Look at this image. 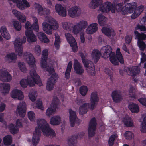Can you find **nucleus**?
<instances>
[{
    "label": "nucleus",
    "mask_w": 146,
    "mask_h": 146,
    "mask_svg": "<svg viewBox=\"0 0 146 146\" xmlns=\"http://www.w3.org/2000/svg\"><path fill=\"white\" fill-rule=\"evenodd\" d=\"M37 36L39 39L42 42L45 43H48L49 42L48 38L46 35L43 32H39L37 34Z\"/></svg>",
    "instance_id": "34"
},
{
    "label": "nucleus",
    "mask_w": 146,
    "mask_h": 146,
    "mask_svg": "<svg viewBox=\"0 0 146 146\" xmlns=\"http://www.w3.org/2000/svg\"><path fill=\"white\" fill-rule=\"evenodd\" d=\"M32 19L33 22L32 25V29H33L35 31L38 32L39 30V27L38 20L35 17H32Z\"/></svg>",
    "instance_id": "39"
},
{
    "label": "nucleus",
    "mask_w": 146,
    "mask_h": 146,
    "mask_svg": "<svg viewBox=\"0 0 146 146\" xmlns=\"http://www.w3.org/2000/svg\"><path fill=\"white\" fill-rule=\"evenodd\" d=\"M33 51L36 55L37 56H40L41 52L40 46L38 45L35 46L34 49Z\"/></svg>",
    "instance_id": "58"
},
{
    "label": "nucleus",
    "mask_w": 146,
    "mask_h": 146,
    "mask_svg": "<svg viewBox=\"0 0 146 146\" xmlns=\"http://www.w3.org/2000/svg\"><path fill=\"white\" fill-rule=\"evenodd\" d=\"M140 130L143 133L146 132V116L144 117L141 125Z\"/></svg>",
    "instance_id": "53"
},
{
    "label": "nucleus",
    "mask_w": 146,
    "mask_h": 146,
    "mask_svg": "<svg viewBox=\"0 0 146 146\" xmlns=\"http://www.w3.org/2000/svg\"><path fill=\"white\" fill-rule=\"evenodd\" d=\"M109 57L110 61L114 65L118 64V61L116 58L115 54L114 53H112L111 55Z\"/></svg>",
    "instance_id": "51"
},
{
    "label": "nucleus",
    "mask_w": 146,
    "mask_h": 146,
    "mask_svg": "<svg viewBox=\"0 0 146 146\" xmlns=\"http://www.w3.org/2000/svg\"><path fill=\"white\" fill-rule=\"evenodd\" d=\"M135 35V38L137 39L138 40H144L146 38V35L144 34L143 33H141L136 30L134 31Z\"/></svg>",
    "instance_id": "37"
},
{
    "label": "nucleus",
    "mask_w": 146,
    "mask_h": 146,
    "mask_svg": "<svg viewBox=\"0 0 146 146\" xmlns=\"http://www.w3.org/2000/svg\"><path fill=\"white\" fill-rule=\"evenodd\" d=\"M12 79L10 74L6 70H0V80L3 82H9Z\"/></svg>",
    "instance_id": "17"
},
{
    "label": "nucleus",
    "mask_w": 146,
    "mask_h": 146,
    "mask_svg": "<svg viewBox=\"0 0 146 146\" xmlns=\"http://www.w3.org/2000/svg\"><path fill=\"white\" fill-rule=\"evenodd\" d=\"M97 123L95 117L91 119L90 121L89 126L88 129V135L90 137H93L95 134V131L96 129Z\"/></svg>",
    "instance_id": "13"
},
{
    "label": "nucleus",
    "mask_w": 146,
    "mask_h": 146,
    "mask_svg": "<svg viewBox=\"0 0 146 146\" xmlns=\"http://www.w3.org/2000/svg\"><path fill=\"white\" fill-rule=\"evenodd\" d=\"M99 101V98L98 95L92 92L91 95L90 99V109L91 110L94 109L97 106Z\"/></svg>",
    "instance_id": "15"
},
{
    "label": "nucleus",
    "mask_w": 146,
    "mask_h": 146,
    "mask_svg": "<svg viewBox=\"0 0 146 146\" xmlns=\"http://www.w3.org/2000/svg\"><path fill=\"white\" fill-rule=\"evenodd\" d=\"M137 6L136 3L132 2L131 3L125 4L124 6L122 3H118L116 5L115 7L118 12H121L124 15L132 13L133 9H134L131 18L132 19H135L138 17L144 10V7L143 5H141L137 7Z\"/></svg>",
    "instance_id": "2"
},
{
    "label": "nucleus",
    "mask_w": 146,
    "mask_h": 146,
    "mask_svg": "<svg viewBox=\"0 0 146 146\" xmlns=\"http://www.w3.org/2000/svg\"><path fill=\"white\" fill-rule=\"evenodd\" d=\"M26 104L25 102H20L17 106V111L20 117H23L26 113Z\"/></svg>",
    "instance_id": "20"
},
{
    "label": "nucleus",
    "mask_w": 146,
    "mask_h": 146,
    "mask_svg": "<svg viewBox=\"0 0 146 146\" xmlns=\"http://www.w3.org/2000/svg\"><path fill=\"white\" fill-rule=\"evenodd\" d=\"M37 96V92H29V97L32 101H35Z\"/></svg>",
    "instance_id": "52"
},
{
    "label": "nucleus",
    "mask_w": 146,
    "mask_h": 146,
    "mask_svg": "<svg viewBox=\"0 0 146 146\" xmlns=\"http://www.w3.org/2000/svg\"><path fill=\"white\" fill-rule=\"evenodd\" d=\"M12 23L14 28L16 31H19L21 29V25L17 21L14 20L12 21Z\"/></svg>",
    "instance_id": "48"
},
{
    "label": "nucleus",
    "mask_w": 146,
    "mask_h": 146,
    "mask_svg": "<svg viewBox=\"0 0 146 146\" xmlns=\"http://www.w3.org/2000/svg\"><path fill=\"white\" fill-rule=\"evenodd\" d=\"M101 52L103 54V57L104 58H107L111 55L112 52L111 47L108 45L103 47L101 49Z\"/></svg>",
    "instance_id": "21"
},
{
    "label": "nucleus",
    "mask_w": 146,
    "mask_h": 146,
    "mask_svg": "<svg viewBox=\"0 0 146 146\" xmlns=\"http://www.w3.org/2000/svg\"><path fill=\"white\" fill-rule=\"evenodd\" d=\"M102 31L103 33L109 37H111V36L113 37L115 35L114 30L112 28L103 27Z\"/></svg>",
    "instance_id": "29"
},
{
    "label": "nucleus",
    "mask_w": 146,
    "mask_h": 146,
    "mask_svg": "<svg viewBox=\"0 0 146 146\" xmlns=\"http://www.w3.org/2000/svg\"><path fill=\"white\" fill-rule=\"evenodd\" d=\"M67 42L70 44L73 52H76L78 50L76 42L74 38L71 33H66L65 34Z\"/></svg>",
    "instance_id": "11"
},
{
    "label": "nucleus",
    "mask_w": 146,
    "mask_h": 146,
    "mask_svg": "<svg viewBox=\"0 0 146 146\" xmlns=\"http://www.w3.org/2000/svg\"><path fill=\"white\" fill-rule=\"evenodd\" d=\"M69 113L70 125L71 127H72L75 125V121L77 118L76 115V112L71 109L69 110Z\"/></svg>",
    "instance_id": "27"
},
{
    "label": "nucleus",
    "mask_w": 146,
    "mask_h": 146,
    "mask_svg": "<svg viewBox=\"0 0 146 146\" xmlns=\"http://www.w3.org/2000/svg\"><path fill=\"white\" fill-rule=\"evenodd\" d=\"M116 54L117 58L119 62L122 64L124 62V59L122 56V54L120 52L119 48H117L116 51Z\"/></svg>",
    "instance_id": "47"
},
{
    "label": "nucleus",
    "mask_w": 146,
    "mask_h": 146,
    "mask_svg": "<svg viewBox=\"0 0 146 146\" xmlns=\"http://www.w3.org/2000/svg\"><path fill=\"white\" fill-rule=\"evenodd\" d=\"M103 3V0H91L89 5V7L92 9H95Z\"/></svg>",
    "instance_id": "30"
},
{
    "label": "nucleus",
    "mask_w": 146,
    "mask_h": 146,
    "mask_svg": "<svg viewBox=\"0 0 146 146\" xmlns=\"http://www.w3.org/2000/svg\"><path fill=\"white\" fill-rule=\"evenodd\" d=\"M90 104L89 103H85L83 104L79 108V112L80 115L86 113L88 111L90 108Z\"/></svg>",
    "instance_id": "28"
},
{
    "label": "nucleus",
    "mask_w": 146,
    "mask_h": 146,
    "mask_svg": "<svg viewBox=\"0 0 146 146\" xmlns=\"http://www.w3.org/2000/svg\"><path fill=\"white\" fill-rule=\"evenodd\" d=\"M129 72L131 76H134L140 72L138 67L134 66L128 68Z\"/></svg>",
    "instance_id": "38"
},
{
    "label": "nucleus",
    "mask_w": 146,
    "mask_h": 146,
    "mask_svg": "<svg viewBox=\"0 0 146 146\" xmlns=\"http://www.w3.org/2000/svg\"><path fill=\"white\" fill-rule=\"evenodd\" d=\"M6 57L7 60L13 61L16 59L17 55L14 53H11L7 54Z\"/></svg>",
    "instance_id": "59"
},
{
    "label": "nucleus",
    "mask_w": 146,
    "mask_h": 146,
    "mask_svg": "<svg viewBox=\"0 0 146 146\" xmlns=\"http://www.w3.org/2000/svg\"><path fill=\"white\" fill-rule=\"evenodd\" d=\"M19 83L21 86L24 88H26L28 84L31 87L33 86L35 84L40 86L42 85L39 76L35 70H31L27 79H23L20 81Z\"/></svg>",
    "instance_id": "3"
},
{
    "label": "nucleus",
    "mask_w": 146,
    "mask_h": 146,
    "mask_svg": "<svg viewBox=\"0 0 146 146\" xmlns=\"http://www.w3.org/2000/svg\"><path fill=\"white\" fill-rule=\"evenodd\" d=\"M25 34L27 41L29 43L34 42L37 40V37L32 31H25Z\"/></svg>",
    "instance_id": "22"
},
{
    "label": "nucleus",
    "mask_w": 146,
    "mask_h": 146,
    "mask_svg": "<svg viewBox=\"0 0 146 146\" xmlns=\"http://www.w3.org/2000/svg\"><path fill=\"white\" fill-rule=\"evenodd\" d=\"M81 10L80 7L78 6H73L68 10V15L71 18H75L78 16V12L80 11Z\"/></svg>",
    "instance_id": "18"
},
{
    "label": "nucleus",
    "mask_w": 146,
    "mask_h": 146,
    "mask_svg": "<svg viewBox=\"0 0 146 146\" xmlns=\"http://www.w3.org/2000/svg\"><path fill=\"white\" fill-rule=\"evenodd\" d=\"M116 134H114L111 135L108 140V144L109 146H113L114 144V141L117 138Z\"/></svg>",
    "instance_id": "49"
},
{
    "label": "nucleus",
    "mask_w": 146,
    "mask_h": 146,
    "mask_svg": "<svg viewBox=\"0 0 146 146\" xmlns=\"http://www.w3.org/2000/svg\"><path fill=\"white\" fill-rule=\"evenodd\" d=\"M36 106L38 109L43 110L44 108L42 106V103L41 101H37L36 102Z\"/></svg>",
    "instance_id": "64"
},
{
    "label": "nucleus",
    "mask_w": 146,
    "mask_h": 146,
    "mask_svg": "<svg viewBox=\"0 0 146 146\" xmlns=\"http://www.w3.org/2000/svg\"><path fill=\"white\" fill-rule=\"evenodd\" d=\"M98 29V26L97 23H94L89 25L87 27L85 32L88 34H92L96 32Z\"/></svg>",
    "instance_id": "23"
},
{
    "label": "nucleus",
    "mask_w": 146,
    "mask_h": 146,
    "mask_svg": "<svg viewBox=\"0 0 146 146\" xmlns=\"http://www.w3.org/2000/svg\"><path fill=\"white\" fill-rule=\"evenodd\" d=\"M23 92H11V96L13 98H17L19 100H22L24 98Z\"/></svg>",
    "instance_id": "33"
},
{
    "label": "nucleus",
    "mask_w": 146,
    "mask_h": 146,
    "mask_svg": "<svg viewBox=\"0 0 146 146\" xmlns=\"http://www.w3.org/2000/svg\"><path fill=\"white\" fill-rule=\"evenodd\" d=\"M26 40V38L24 36L21 38L19 37H17L14 42L15 52L19 56H21L23 54V46L22 44L25 43Z\"/></svg>",
    "instance_id": "6"
},
{
    "label": "nucleus",
    "mask_w": 146,
    "mask_h": 146,
    "mask_svg": "<svg viewBox=\"0 0 146 146\" xmlns=\"http://www.w3.org/2000/svg\"><path fill=\"white\" fill-rule=\"evenodd\" d=\"M61 119V118L58 116H54L51 118L50 123L53 125H58L60 123Z\"/></svg>",
    "instance_id": "36"
},
{
    "label": "nucleus",
    "mask_w": 146,
    "mask_h": 146,
    "mask_svg": "<svg viewBox=\"0 0 146 146\" xmlns=\"http://www.w3.org/2000/svg\"><path fill=\"white\" fill-rule=\"evenodd\" d=\"M90 65V67H88L86 70L89 74L93 76L95 73V67L94 64H91Z\"/></svg>",
    "instance_id": "46"
},
{
    "label": "nucleus",
    "mask_w": 146,
    "mask_h": 146,
    "mask_svg": "<svg viewBox=\"0 0 146 146\" xmlns=\"http://www.w3.org/2000/svg\"><path fill=\"white\" fill-rule=\"evenodd\" d=\"M55 9L56 13L60 16L65 17L67 15L66 7L60 4H56Z\"/></svg>",
    "instance_id": "19"
},
{
    "label": "nucleus",
    "mask_w": 146,
    "mask_h": 146,
    "mask_svg": "<svg viewBox=\"0 0 146 146\" xmlns=\"http://www.w3.org/2000/svg\"><path fill=\"white\" fill-rule=\"evenodd\" d=\"M0 32L2 36L8 40L10 38V35L5 26H2L0 29Z\"/></svg>",
    "instance_id": "31"
},
{
    "label": "nucleus",
    "mask_w": 146,
    "mask_h": 146,
    "mask_svg": "<svg viewBox=\"0 0 146 146\" xmlns=\"http://www.w3.org/2000/svg\"><path fill=\"white\" fill-rule=\"evenodd\" d=\"M59 100L56 96H54L52 101L51 107L49 108L47 110L46 114L50 116L52 115L54 111H56L59 105Z\"/></svg>",
    "instance_id": "12"
},
{
    "label": "nucleus",
    "mask_w": 146,
    "mask_h": 146,
    "mask_svg": "<svg viewBox=\"0 0 146 146\" xmlns=\"http://www.w3.org/2000/svg\"><path fill=\"white\" fill-rule=\"evenodd\" d=\"M124 123L125 125L127 127H131L133 126V123L130 120V117L125 119Z\"/></svg>",
    "instance_id": "50"
},
{
    "label": "nucleus",
    "mask_w": 146,
    "mask_h": 146,
    "mask_svg": "<svg viewBox=\"0 0 146 146\" xmlns=\"http://www.w3.org/2000/svg\"><path fill=\"white\" fill-rule=\"evenodd\" d=\"M73 66L75 72L77 74L81 75L84 72V69L81 64L76 60H74Z\"/></svg>",
    "instance_id": "24"
},
{
    "label": "nucleus",
    "mask_w": 146,
    "mask_h": 146,
    "mask_svg": "<svg viewBox=\"0 0 146 146\" xmlns=\"http://www.w3.org/2000/svg\"><path fill=\"white\" fill-rule=\"evenodd\" d=\"M97 18L98 23L101 26H103L106 23L107 20L106 17L101 14H99Z\"/></svg>",
    "instance_id": "40"
},
{
    "label": "nucleus",
    "mask_w": 146,
    "mask_h": 146,
    "mask_svg": "<svg viewBox=\"0 0 146 146\" xmlns=\"http://www.w3.org/2000/svg\"><path fill=\"white\" fill-rule=\"evenodd\" d=\"M62 26L65 30L71 31L75 35H78L82 30L85 29L88 25L87 22L84 20H82L76 23L74 25L71 23L64 22L62 23Z\"/></svg>",
    "instance_id": "4"
},
{
    "label": "nucleus",
    "mask_w": 146,
    "mask_h": 146,
    "mask_svg": "<svg viewBox=\"0 0 146 146\" xmlns=\"http://www.w3.org/2000/svg\"><path fill=\"white\" fill-rule=\"evenodd\" d=\"M18 20L21 23H24L26 20V17L23 13H21L17 17Z\"/></svg>",
    "instance_id": "56"
},
{
    "label": "nucleus",
    "mask_w": 146,
    "mask_h": 146,
    "mask_svg": "<svg viewBox=\"0 0 146 146\" xmlns=\"http://www.w3.org/2000/svg\"><path fill=\"white\" fill-rule=\"evenodd\" d=\"M84 133L82 132L78 133L77 135H73L70 138L68 139V143L69 146H74L75 144L76 141V139H81L84 136Z\"/></svg>",
    "instance_id": "16"
},
{
    "label": "nucleus",
    "mask_w": 146,
    "mask_h": 146,
    "mask_svg": "<svg viewBox=\"0 0 146 146\" xmlns=\"http://www.w3.org/2000/svg\"><path fill=\"white\" fill-rule=\"evenodd\" d=\"M12 138L10 135H7L3 138V142L4 144L6 145H10L12 143Z\"/></svg>",
    "instance_id": "42"
},
{
    "label": "nucleus",
    "mask_w": 146,
    "mask_h": 146,
    "mask_svg": "<svg viewBox=\"0 0 146 146\" xmlns=\"http://www.w3.org/2000/svg\"><path fill=\"white\" fill-rule=\"evenodd\" d=\"M55 41L54 42L55 47L56 49L59 48L60 44L61 42L60 37L59 35L56 33L55 34Z\"/></svg>",
    "instance_id": "45"
},
{
    "label": "nucleus",
    "mask_w": 146,
    "mask_h": 146,
    "mask_svg": "<svg viewBox=\"0 0 146 146\" xmlns=\"http://www.w3.org/2000/svg\"><path fill=\"white\" fill-rule=\"evenodd\" d=\"M25 31H32V25L31 23L29 21H27L25 25Z\"/></svg>",
    "instance_id": "61"
},
{
    "label": "nucleus",
    "mask_w": 146,
    "mask_h": 146,
    "mask_svg": "<svg viewBox=\"0 0 146 146\" xmlns=\"http://www.w3.org/2000/svg\"><path fill=\"white\" fill-rule=\"evenodd\" d=\"M9 131L12 134H15L17 133L19 131V128L15 124L13 123L10 124L8 125Z\"/></svg>",
    "instance_id": "35"
},
{
    "label": "nucleus",
    "mask_w": 146,
    "mask_h": 146,
    "mask_svg": "<svg viewBox=\"0 0 146 146\" xmlns=\"http://www.w3.org/2000/svg\"><path fill=\"white\" fill-rule=\"evenodd\" d=\"M42 25L43 31L48 35L52 34L53 30H56L59 28L57 21L51 16L46 17Z\"/></svg>",
    "instance_id": "5"
},
{
    "label": "nucleus",
    "mask_w": 146,
    "mask_h": 146,
    "mask_svg": "<svg viewBox=\"0 0 146 146\" xmlns=\"http://www.w3.org/2000/svg\"><path fill=\"white\" fill-rule=\"evenodd\" d=\"M124 136L127 139L131 140L134 137V135L131 132L129 131H126L124 134Z\"/></svg>",
    "instance_id": "55"
},
{
    "label": "nucleus",
    "mask_w": 146,
    "mask_h": 146,
    "mask_svg": "<svg viewBox=\"0 0 146 146\" xmlns=\"http://www.w3.org/2000/svg\"><path fill=\"white\" fill-rule=\"evenodd\" d=\"M10 89V85L8 83H0V89L1 90L5 91H9Z\"/></svg>",
    "instance_id": "43"
},
{
    "label": "nucleus",
    "mask_w": 146,
    "mask_h": 146,
    "mask_svg": "<svg viewBox=\"0 0 146 146\" xmlns=\"http://www.w3.org/2000/svg\"><path fill=\"white\" fill-rule=\"evenodd\" d=\"M50 71V72L49 73L51 74V76L48 79L46 86V89L48 91L53 90L54 84L58 78V75L54 72L53 68H51V70Z\"/></svg>",
    "instance_id": "9"
},
{
    "label": "nucleus",
    "mask_w": 146,
    "mask_h": 146,
    "mask_svg": "<svg viewBox=\"0 0 146 146\" xmlns=\"http://www.w3.org/2000/svg\"><path fill=\"white\" fill-rule=\"evenodd\" d=\"M12 1L16 4L17 8L21 10H24L30 6V4L27 0H12Z\"/></svg>",
    "instance_id": "14"
},
{
    "label": "nucleus",
    "mask_w": 146,
    "mask_h": 146,
    "mask_svg": "<svg viewBox=\"0 0 146 146\" xmlns=\"http://www.w3.org/2000/svg\"><path fill=\"white\" fill-rule=\"evenodd\" d=\"M23 58L29 65L31 70H35L36 71V67L35 64V58L33 54L29 52H25L23 55Z\"/></svg>",
    "instance_id": "7"
},
{
    "label": "nucleus",
    "mask_w": 146,
    "mask_h": 146,
    "mask_svg": "<svg viewBox=\"0 0 146 146\" xmlns=\"http://www.w3.org/2000/svg\"><path fill=\"white\" fill-rule=\"evenodd\" d=\"M99 10L103 13H108L111 11V13H115V9L111 2L106 1L100 6Z\"/></svg>",
    "instance_id": "10"
},
{
    "label": "nucleus",
    "mask_w": 146,
    "mask_h": 146,
    "mask_svg": "<svg viewBox=\"0 0 146 146\" xmlns=\"http://www.w3.org/2000/svg\"><path fill=\"white\" fill-rule=\"evenodd\" d=\"M48 53L47 50H45L43 51L41 60V66L42 68L47 71L49 72H50V70H51V68H53V65L51 64H48L46 62V60Z\"/></svg>",
    "instance_id": "8"
},
{
    "label": "nucleus",
    "mask_w": 146,
    "mask_h": 146,
    "mask_svg": "<svg viewBox=\"0 0 146 146\" xmlns=\"http://www.w3.org/2000/svg\"><path fill=\"white\" fill-rule=\"evenodd\" d=\"M83 64L86 70L88 67L90 68V67L91 64H93L92 62L90 61L86 60V61H83Z\"/></svg>",
    "instance_id": "62"
},
{
    "label": "nucleus",
    "mask_w": 146,
    "mask_h": 146,
    "mask_svg": "<svg viewBox=\"0 0 146 146\" xmlns=\"http://www.w3.org/2000/svg\"><path fill=\"white\" fill-rule=\"evenodd\" d=\"M72 66V61H70L68 64L67 68L65 72V77L67 79H68L70 77V73Z\"/></svg>",
    "instance_id": "41"
},
{
    "label": "nucleus",
    "mask_w": 146,
    "mask_h": 146,
    "mask_svg": "<svg viewBox=\"0 0 146 146\" xmlns=\"http://www.w3.org/2000/svg\"><path fill=\"white\" fill-rule=\"evenodd\" d=\"M101 52L97 49L93 50L91 53L92 60L94 63H96L100 58L101 55Z\"/></svg>",
    "instance_id": "25"
},
{
    "label": "nucleus",
    "mask_w": 146,
    "mask_h": 146,
    "mask_svg": "<svg viewBox=\"0 0 146 146\" xmlns=\"http://www.w3.org/2000/svg\"><path fill=\"white\" fill-rule=\"evenodd\" d=\"M38 127L35 128V131L33 136V144L36 146L38 143L41 135V130L44 135H54L55 133L54 131L50 127L49 125L44 119H38L37 122Z\"/></svg>",
    "instance_id": "1"
},
{
    "label": "nucleus",
    "mask_w": 146,
    "mask_h": 146,
    "mask_svg": "<svg viewBox=\"0 0 146 146\" xmlns=\"http://www.w3.org/2000/svg\"><path fill=\"white\" fill-rule=\"evenodd\" d=\"M137 44L140 49L143 51L146 48V45L145 43L141 40H138Z\"/></svg>",
    "instance_id": "57"
},
{
    "label": "nucleus",
    "mask_w": 146,
    "mask_h": 146,
    "mask_svg": "<svg viewBox=\"0 0 146 146\" xmlns=\"http://www.w3.org/2000/svg\"><path fill=\"white\" fill-rule=\"evenodd\" d=\"M18 66L19 68L22 72L25 73L27 72V69L23 63L20 62L18 64Z\"/></svg>",
    "instance_id": "54"
},
{
    "label": "nucleus",
    "mask_w": 146,
    "mask_h": 146,
    "mask_svg": "<svg viewBox=\"0 0 146 146\" xmlns=\"http://www.w3.org/2000/svg\"><path fill=\"white\" fill-rule=\"evenodd\" d=\"M28 117L29 119L31 121H34L35 120V115L33 112L29 111L28 113Z\"/></svg>",
    "instance_id": "60"
},
{
    "label": "nucleus",
    "mask_w": 146,
    "mask_h": 146,
    "mask_svg": "<svg viewBox=\"0 0 146 146\" xmlns=\"http://www.w3.org/2000/svg\"><path fill=\"white\" fill-rule=\"evenodd\" d=\"M128 108L133 113H137L139 111V108L138 105L134 103H132L128 106Z\"/></svg>",
    "instance_id": "32"
},
{
    "label": "nucleus",
    "mask_w": 146,
    "mask_h": 146,
    "mask_svg": "<svg viewBox=\"0 0 146 146\" xmlns=\"http://www.w3.org/2000/svg\"><path fill=\"white\" fill-rule=\"evenodd\" d=\"M35 7L37 10L38 13L40 15H44V8L38 4L35 5Z\"/></svg>",
    "instance_id": "44"
},
{
    "label": "nucleus",
    "mask_w": 146,
    "mask_h": 146,
    "mask_svg": "<svg viewBox=\"0 0 146 146\" xmlns=\"http://www.w3.org/2000/svg\"><path fill=\"white\" fill-rule=\"evenodd\" d=\"M121 92H112L111 97L114 102L120 103L123 100V96Z\"/></svg>",
    "instance_id": "26"
},
{
    "label": "nucleus",
    "mask_w": 146,
    "mask_h": 146,
    "mask_svg": "<svg viewBox=\"0 0 146 146\" xmlns=\"http://www.w3.org/2000/svg\"><path fill=\"white\" fill-rule=\"evenodd\" d=\"M135 29L136 30L139 29L141 31H146V28L145 26L138 24L135 27Z\"/></svg>",
    "instance_id": "63"
}]
</instances>
